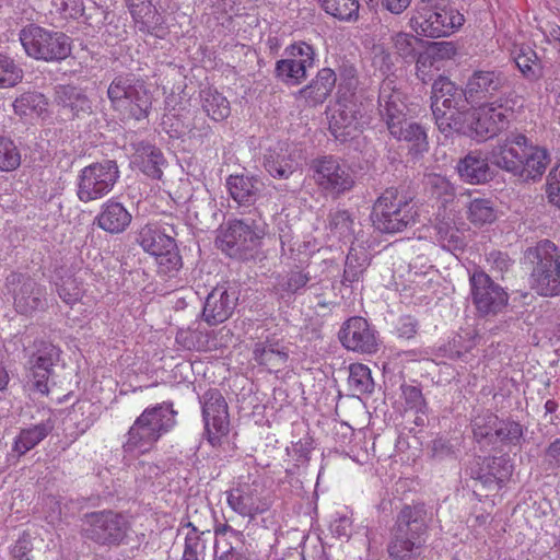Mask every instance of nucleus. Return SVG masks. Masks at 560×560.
I'll use <instances>...</instances> for the list:
<instances>
[{"mask_svg":"<svg viewBox=\"0 0 560 560\" xmlns=\"http://www.w3.org/2000/svg\"><path fill=\"white\" fill-rule=\"evenodd\" d=\"M491 160L498 167L523 180L541 177L550 162L547 151L529 144L522 133L511 135L503 143L494 147Z\"/></svg>","mask_w":560,"mask_h":560,"instance_id":"1","label":"nucleus"},{"mask_svg":"<svg viewBox=\"0 0 560 560\" xmlns=\"http://www.w3.org/2000/svg\"><path fill=\"white\" fill-rule=\"evenodd\" d=\"M444 0H417L410 25L418 35L431 38L447 37L465 22L464 15Z\"/></svg>","mask_w":560,"mask_h":560,"instance_id":"2","label":"nucleus"},{"mask_svg":"<svg viewBox=\"0 0 560 560\" xmlns=\"http://www.w3.org/2000/svg\"><path fill=\"white\" fill-rule=\"evenodd\" d=\"M175 415L172 404L163 402L145 408L128 430L124 450H139L141 453L150 451L175 425Z\"/></svg>","mask_w":560,"mask_h":560,"instance_id":"3","label":"nucleus"},{"mask_svg":"<svg viewBox=\"0 0 560 560\" xmlns=\"http://www.w3.org/2000/svg\"><path fill=\"white\" fill-rule=\"evenodd\" d=\"M412 196L400 187H389L374 203L373 225L382 233H397L415 222Z\"/></svg>","mask_w":560,"mask_h":560,"instance_id":"4","label":"nucleus"},{"mask_svg":"<svg viewBox=\"0 0 560 560\" xmlns=\"http://www.w3.org/2000/svg\"><path fill=\"white\" fill-rule=\"evenodd\" d=\"M345 77L338 86V100L329 118V130L336 139L346 140L359 129L363 117L361 103L355 98L358 80L355 70L350 67L345 70Z\"/></svg>","mask_w":560,"mask_h":560,"instance_id":"5","label":"nucleus"},{"mask_svg":"<svg viewBox=\"0 0 560 560\" xmlns=\"http://www.w3.org/2000/svg\"><path fill=\"white\" fill-rule=\"evenodd\" d=\"M534 265L530 285L539 295L555 296L560 293V250L558 246L544 240L526 252Z\"/></svg>","mask_w":560,"mask_h":560,"instance_id":"6","label":"nucleus"},{"mask_svg":"<svg viewBox=\"0 0 560 560\" xmlns=\"http://www.w3.org/2000/svg\"><path fill=\"white\" fill-rule=\"evenodd\" d=\"M25 52L37 60L60 61L71 54L70 38L61 32H51L38 25H27L20 32Z\"/></svg>","mask_w":560,"mask_h":560,"instance_id":"7","label":"nucleus"},{"mask_svg":"<svg viewBox=\"0 0 560 560\" xmlns=\"http://www.w3.org/2000/svg\"><path fill=\"white\" fill-rule=\"evenodd\" d=\"M129 532V522L119 512L103 510L84 514L82 535L100 546H119Z\"/></svg>","mask_w":560,"mask_h":560,"instance_id":"8","label":"nucleus"},{"mask_svg":"<svg viewBox=\"0 0 560 560\" xmlns=\"http://www.w3.org/2000/svg\"><path fill=\"white\" fill-rule=\"evenodd\" d=\"M118 178L119 170L115 161L93 163L81 171L77 196L83 202L101 199L112 191Z\"/></svg>","mask_w":560,"mask_h":560,"instance_id":"9","label":"nucleus"},{"mask_svg":"<svg viewBox=\"0 0 560 560\" xmlns=\"http://www.w3.org/2000/svg\"><path fill=\"white\" fill-rule=\"evenodd\" d=\"M469 284L471 302L480 315H497L506 307L508 292L483 270H475L469 277Z\"/></svg>","mask_w":560,"mask_h":560,"instance_id":"10","label":"nucleus"},{"mask_svg":"<svg viewBox=\"0 0 560 560\" xmlns=\"http://www.w3.org/2000/svg\"><path fill=\"white\" fill-rule=\"evenodd\" d=\"M311 170L316 185L324 191L339 196L354 185L350 168L334 156H323L312 161Z\"/></svg>","mask_w":560,"mask_h":560,"instance_id":"11","label":"nucleus"},{"mask_svg":"<svg viewBox=\"0 0 560 560\" xmlns=\"http://www.w3.org/2000/svg\"><path fill=\"white\" fill-rule=\"evenodd\" d=\"M314 63V48L304 42H299L285 49V58L277 61L275 72L277 78L285 83L300 84Z\"/></svg>","mask_w":560,"mask_h":560,"instance_id":"12","label":"nucleus"},{"mask_svg":"<svg viewBox=\"0 0 560 560\" xmlns=\"http://www.w3.org/2000/svg\"><path fill=\"white\" fill-rule=\"evenodd\" d=\"M494 103L483 104L469 114L467 135L477 139H489L505 129L509 124L508 112L502 98Z\"/></svg>","mask_w":560,"mask_h":560,"instance_id":"13","label":"nucleus"},{"mask_svg":"<svg viewBox=\"0 0 560 560\" xmlns=\"http://www.w3.org/2000/svg\"><path fill=\"white\" fill-rule=\"evenodd\" d=\"M259 238L260 231L242 220H235L220 230L215 243L229 256L242 257L257 246Z\"/></svg>","mask_w":560,"mask_h":560,"instance_id":"14","label":"nucleus"},{"mask_svg":"<svg viewBox=\"0 0 560 560\" xmlns=\"http://www.w3.org/2000/svg\"><path fill=\"white\" fill-rule=\"evenodd\" d=\"M7 285L13 294V303L19 313L28 315L45 308V288L33 278L12 273L7 278Z\"/></svg>","mask_w":560,"mask_h":560,"instance_id":"15","label":"nucleus"},{"mask_svg":"<svg viewBox=\"0 0 560 560\" xmlns=\"http://www.w3.org/2000/svg\"><path fill=\"white\" fill-rule=\"evenodd\" d=\"M202 416L208 441L215 446L220 443L221 436L229 432L228 404L219 390L211 389L205 393Z\"/></svg>","mask_w":560,"mask_h":560,"instance_id":"16","label":"nucleus"},{"mask_svg":"<svg viewBox=\"0 0 560 560\" xmlns=\"http://www.w3.org/2000/svg\"><path fill=\"white\" fill-rule=\"evenodd\" d=\"M59 359L60 350L51 342L38 341L35 343V351L27 361L30 377L35 390L44 395L48 394V380Z\"/></svg>","mask_w":560,"mask_h":560,"instance_id":"17","label":"nucleus"},{"mask_svg":"<svg viewBox=\"0 0 560 560\" xmlns=\"http://www.w3.org/2000/svg\"><path fill=\"white\" fill-rule=\"evenodd\" d=\"M508 77L499 70H476L469 77L465 92L471 102H482L509 89Z\"/></svg>","mask_w":560,"mask_h":560,"instance_id":"18","label":"nucleus"},{"mask_svg":"<svg viewBox=\"0 0 560 560\" xmlns=\"http://www.w3.org/2000/svg\"><path fill=\"white\" fill-rule=\"evenodd\" d=\"M238 301L237 292L225 285H218L208 294L202 318L209 325L225 322L234 312Z\"/></svg>","mask_w":560,"mask_h":560,"instance_id":"19","label":"nucleus"},{"mask_svg":"<svg viewBox=\"0 0 560 560\" xmlns=\"http://www.w3.org/2000/svg\"><path fill=\"white\" fill-rule=\"evenodd\" d=\"M339 339L348 350L373 353L377 349L375 335L363 317L348 319L339 332Z\"/></svg>","mask_w":560,"mask_h":560,"instance_id":"20","label":"nucleus"},{"mask_svg":"<svg viewBox=\"0 0 560 560\" xmlns=\"http://www.w3.org/2000/svg\"><path fill=\"white\" fill-rule=\"evenodd\" d=\"M431 94L433 115H436L439 109L442 113L443 110L467 107L468 101H470L465 90L457 88L450 79L442 75L433 82Z\"/></svg>","mask_w":560,"mask_h":560,"instance_id":"21","label":"nucleus"},{"mask_svg":"<svg viewBox=\"0 0 560 560\" xmlns=\"http://www.w3.org/2000/svg\"><path fill=\"white\" fill-rule=\"evenodd\" d=\"M427 510L423 504L406 505L397 515L396 525L393 529L398 537H408L412 540H424L423 536L428 529Z\"/></svg>","mask_w":560,"mask_h":560,"instance_id":"22","label":"nucleus"},{"mask_svg":"<svg viewBox=\"0 0 560 560\" xmlns=\"http://www.w3.org/2000/svg\"><path fill=\"white\" fill-rule=\"evenodd\" d=\"M337 77L330 68L320 69L316 77L296 93V100L314 107L323 104L331 94Z\"/></svg>","mask_w":560,"mask_h":560,"instance_id":"23","label":"nucleus"},{"mask_svg":"<svg viewBox=\"0 0 560 560\" xmlns=\"http://www.w3.org/2000/svg\"><path fill=\"white\" fill-rule=\"evenodd\" d=\"M135 93L130 98L118 102L113 109L122 120H142L149 117L153 105V93L144 83L139 89H133Z\"/></svg>","mask_w":560,"mask_h":560,"instance_id":"24","label":"nucleus"},{"mask_svg":"<svg viewBox=\"0 0 560 560\" xmlns=\"http://www.w3.org/2000/svg\"><path fill=\"white\" fill-rule=\"evenodd\" d=\"M228 504L234 512L250 520H254L256 515L269 509L268 502L255 494V490L249 486L238 487L229 491Z\"/></svg>","mask_w":560,"mask_h":560,"instance_id":"25","label":"nucleus"},{"mask_svg":"<svg viewBox=\"0 0 560 560\" xmlns=\"http://www.w3.org/2000/svg\"><path fill=\"white\" fill-rule=\"evenodd\" d=\"M405 109L401 93L394 89L393 81H384L380 88L378 112L388 129L392 122L397 124L405 119Z\"/></svg>","mask_w":560,"mask_h":560,"instance_id":"26","label":"nucleus"},{"mask_svg":"<svg viewBox=\"0 0 560 560\" xmlns=\"http://www.w3.org/2000/svg\"><path fill=\"white\" fill-rule=\"evenodd\" d=\"M131 218L122 203L110 199L101 207L94 222L105 232L119 234L129 226Z\"/></svg>","mask_w":560,"mask_h":560,"instance_id":"27","label":"nucleus"},{"mask_svg":"<svg viewBox=\"0 0 560 560\" xmlns=\"http://www.w3.org/2000/svg\"><path fill=\"white\" fill-rule=\"evenodd\" d=\"M254 360L269 372H279L287 366L289 350L279 341L266 340L254 347Z\"/></svg>","mask_w":560,"mask_h":560,"instance_id":"28","label":"nucleus"},{"mask_svg":"<svg viewBox=\"0 0 560 560\" xmlns=\"http://www.w3.org/2000/svg\"><path fill=\"white\" fill-rule=\"evenodd\" d=\"M457 171L459 176L470 184L486 183L491 177L487 159L478 151L469 152L463 158L458 162Z\"/></svg>","mask_w":560,"mask_h":560,"instance_id":"29","label":"nucleus"},{"mask_svg":"<svg viewBox=\"0 0 560 560\" xmlns=\"http://www.w3.org/2000/svg\"><path fill=\"white\" fill-rule=\"evenodd\" d=\"M56 102L59 106L69 109L73 116H88L92 113V105L83 91L72 85H60L56 90Z\"/></svg>","mask_w":560,"mask_h":560,"instance_id":"30","label":"nucleus"},{"mask_svg":"<svg viewBox=\"0 0 560 560\" xmlns=\"http://www.w3.org/2000/svg\"><path fill=\"white\" fill-rule=\"evenodd\" d=\"M370 266V255L364 247H350L346 257L341 284L351 288L353 283L363 278V273Z\"/></svg>","mask_w":560,"mask_h":560,"instance_id":"31","label":"nucleus"},{"mask_svg":"<svg viewBox=\"0 0 560 560\" xmlns=\"http://www.w3.org/2000/svg\"><path fill=\"white\" fill-rule=\"evenodd\" d=\"M397 140H404L411 144V150L422 153L428 150L427 133L422 126L408 121L406 118L397 124L392 122L388 129Z\"/></svg>","mask_w":560,"mask_h":560,"instance_id":"32","label":"nucleus"},{"mask_svg":"<svg viewBox=\"0 0 560 560\" xmlns=\"http://www.w3.org/2000/svg\"><path fill=\"white\" fill-rule=\"evenodd\" d=\"M440 112L441 109H439L436 115H433V117L442 133L446 137L453 133L467 135L470 114L468 106L464 108L443 110L442 113Z\"/></svg>","mask_w":560,"mask_h":560,"instance_id":"33","label":"nucleus"},{"mask_svg":"<svg viewBox=\"0 0 560 560\" xmlns=\"http://www.w3.org/2000/svg\"><path fill=\"white\" fill-rule=\"evenodd\" d=\"M232 198L240 205L253 203L259 191L261 183L244 175H231L226 182Z\"/></svg>","mask_w":560,"mask_h":560,"instance_id":"34","label":"nucleus"},{"mask_svg":"<svg viewBox=\"0 0 560 560\" xmlns=\"http://www.w3.org/2000/svg\"><path fill=\"white\" fill-rule=\"evenodd\" d=\"M137 242L149 254L156 257L167 248H173L175 240L153 225H144L138 232Z\"/></svg>","mask_w":560,"mask_h":560,"instance_id":"35","label":"nucleus"},{"mask_svg":"<svg viewBox=\"0 0 560 560\" xmlns=\"http://www.w3.org/2000/svg\"><path fill=\"white\" fill-rule=\"evenodd\" d=\"M133 163L148 176L160 179L163 175L162 166L165 163L160 149L145 144L141 145L135 155Z\"/></svg>","mask_w":560,"mask_h":560,"instance_id":"36","label":"nucleus"},{"mask_svg":"<svg viewBox=\"0 0 560 560\" xmlns=\"http://www.w3.org/2000/svg\"><path fill=\"white\" fill-rule=\"evenodd\" d=\"M145 82L132 73L116 75L107 89V96L112 108L118 105V102L130 98L135 93L133 89H139Z\"/></svg>","mask_w":560,"mask_h":560,"instance_id":"37","label":"nucleus"},{"mask_svg":"<svg viewBox=\"0 0 560 560\" xmlns=\"http://www.w3.org/2000/svg\"><path fill=\"white\" fill-rule=\"evenodd\" d=\"M201 107L214 121H222L231 114L229 100L213 89H205L200 92Z\"/></svg>","mask_w":560,"mask_h":560,"instance_id":"38","label":"nucleus"},{"mask_svg":"<svg viewBox=\"0 0 560 560\" xmlns=\"http://www.w3.org/2000/svg\"><path fill=\"white\" fill-rule=\"evenodd\" d=\"M425 540H412L408 537L394 535L387 546L390 560H418Z\"/></svg>","mask_w":560,"mask_h":560,"instance_id":"39","label":"nucleus"},{"mask_svg":"<svg viewBox=\"0 0 560 560\" xmlns=\"http://www.w3.org/2000/svg\"><path fill=\"white\" fill-rule=\"evenodd\" d=\"M348 386L354 396L371 394L374 390L371 370L362 363L351 364L349 366Z\"/></svg>","mask_w":560,"mask_h":560,"instance_id":"40","label":"nucleus"},{"mask_svg":"<svg viewBox=\"0 0 560 560\" xmlns=\"http://www.w3.org/2000/svg\"><path fill=\"white\" fill-rule=\"evenodd\" d=\"M51 429L52 425L49 423H39L22 430L14 442L13 451L16 452L19 456L25 454L44 440Z\"/></svg>","mask_w":560,"mask_h":560,"instance_id":"41","label":"nucleus"},{"mask_svg":"<svg viewBox=\"0 0 560 560\" xmlns=\"http://www.w3.org/2000/svg\"><path fill=\"white\" fill-rule=\"evenodd\" d=\"M436 241L450 252L462 249L465 245L462 232L450 221H440L435 225Z\"/></svg>","mask_w":560,"mask_h":560,"instance_id":"42","label":"nucleus"},{"mask_svg":"<svg viewBox=\"0 0 560 560\" xmlns=\"http://www.w3.org/2000/svg\"><path fill=\"white\" fill-rule=\"evenodd\" d=\"M468 219L475 225L490 224L497 219V211L490 200L474 199L468 207Z\"/></svg>","mask_w":560,"mask_h":560,"instance_id":"43","label":"nucleus"},{"mask_svg":"<svg viewBox=\"0 0 560 560\" xmlns=\"http://www.w3.org/2000/svg\"><path fill=\"white\" fill-rule=\"evenodd\" d=\"M353 220L347 210H336L329 214L330 233L340 241H349L353 234Z\"/></svg>","mask_w":560,"mask_h":560,"instance_id":"44","label":"nucleus"},{"mask_svg":"<svg viewBox=\"0 0 560 560\" xmlns=\"http://www.w3.org/2000/svg\"><path fill=\"white\" fill-rule=\"evenodd\" d=\"M493 434V443L500 442L505 445H520L524 436V430L516 421L500 419V424Z\"/></svg>","mask_w":560,"mask_h":560,"instance_id":"45","label":"nucleus"},{"mask_svg":"<svg viewBox=\"0 0 560 560\" xmlns=\"http://www.w3.org/2000/svg\"><path fill=\"white\" fill-rule=\"evenodd\" d=\"M322 8L339 20H351L358 15V0H318Z\"/></svg>","mask_w":560,"mask_h":560,"instance_id":"46","label":"nucleus"},{"mask_svg":"<svg viewBox=\"0 0 560 560\" xmlns=\"http://www.w3.org/2000/svg\"><path fill=\"white\" fill-rule=\"evenodd\" d=\"M265 168L272 177L287 179L294 172V164L290 156L285 153L266 155Z\"/></svg>","mask_w":560,"mask_h":560,"instance_id":"47","label":"nucleus"},{"mask_svg":"<svg viewBox=\"0 0 560 560\" xmlns=\"http://www.w3.org/2000/svg\"><path fill=\"white\" fill-rule=\"evenodd\" d=\"M499 424L500 419L497 415L490 411L479 415L472 421L474 435L478 441L488 439L489 442L493 443V433H495Z\"/></svg>","mask_w":560,"mask_h":560,"instance_id":"48","label":"nucleus"},{"mask_svg":"<svg viewBox=\"0 0 560 560\" xmlns=\"http://www.w3.org/2000/svg\"><path fill=\"white\" fill-rule=\"evenodd\" d=\"M21 164V154L14 142L0 136V171L11 172Z\"/></svg>","mask_w":560,"mask_h":560,"instance_id":"49","label":"nucleus"},{"mask_svg":"<svg viewBox=\"0 0 560 560\" xmlns=\"http://www.w3.org/2000/svg\"><path fill=\"white\" fill-rule=\"evenodd\" d=\"M23 79V70L14 60L0 54V89L12 88Z\"/></svg>","mask_w":560,"mask_h":560,"instance_id":"50","label":"nucleus"},{"mask_svg":"<svg viewBox=\"0 0 560 560\" xmlns=\"http://www.w3.org/2000/svg\"><path fill=\"white\" fill-rule=\"evenodd\" d=\"M45 105L44 95L37 92H27L18 97L13 103L15 114L26 116L32 112L42 109Z\"/></svg>","mask_w":560,"mask_h":560,"instance_id":"51","label":"nucleus"},{"mask_svg":"<svg viewBox=\"0 0 560 560\" xmlns=\"http://www.w3.org/2000/svg\"><path fill=\"white\" fill-rule=\"evenodd\" d=\"M310 279L311 278L308 273H305L300 270H291L280 279L278 288L280 291L289 295H292L298 293L301 289H303L307 284Z\"/></svg>","mask_w":560,"mask_h":560,"instance_id":"52","label":"nucleus"},{"mask_svg":"<svg viewBox=\"0 0 560 560\" xmlns=\"http://www.w3.org/2000/svg\"><path fill=\"white\" fill-rule=\"evenodd\" d=\"M486 469L489 470L490 475L494 476L497 480L505 482L513 474V464L506 456L491 457L487 459Z\"/></svg>","mask_w":560,"mask_h":560,"instance_id":"53","label":"nucleus"},{"mask_svg":"<svg viewBox=\"0 0 560 560\" xmlns=\"http://www.w3.org/2000/svg\"><path fill=\"white\" fill-rule=\"evenodd\" d=\"M155 260L159 266V271L162 273L177 271L182 267V257L176 244L173 248H167L165 252L158 255Z\"/></svg>","mask_w":560,"mask_h":560,"instance_id":"54","label":"nucleus"},{"mask_svg":"<svg viewBox=\"0 0 560 560\" xmlns=\"http://www.w3.org/2000/svg\"><path fill=\"white\" fill-rule=\"evenodd\" d=\"M427 185L430 187L432 195L444 198L445 201L454 196V187L444 176L430 174L427 176Z\"/></svg>","mask_w":560,"mask_h":560,"instance_id":"55","label":"nucleus"},{"mask_svg":"<svg viewBox=\"0 0 560 560\" xmlns=\"http://www.w3.org/2000/svg\"><path fill=\"white\" fill-rule=\"evenodd\" d=\"M60 299L68 305H73L83 296V289L73 278H68L58 287Z\"/></svg>","mask_w":560,"mask_h":560,"instance_id":"56","label":"nucleus"},{"mask_svg":"<svg viewBox=\"0 0 560 560\" xmlns=\"http://www.w3.org/2000/svg\"><path fill=\"white\" fill-rule=\"evenodd\" d=\"M393 43L396 52L404 59H413L416 57V44L418 43V38L413 35L407 33H397L393 37Z\"/></svg>","mask_w":560,"mask_h":560,"instance_id":"57","label":"nucleus"},{"mask_svg":"<svg viewBox=\"0 0 560 560\" xmlns=\"http://www.w3.org/2000/svg\"><path fill=\"white\" fill-rule=\"evenodd\" d=\"M513 57L516 66L522 71V73L526 77L534 75L532 63L537 59L536 52L529 47H520L515 48L513 51Z\"/></svg>","mask_w":560,"mask_h":560,"instance_id":"58","label":"nucleus"},{"mask_svg":"<svg viewBox=\"0 0 560 560\" xmlns=\"http://www.w3.org/2000/svg\"><path fill=\"white\" fill-rule=\"evenodd\" d=\"M51 3L65 18L79 19L84 13L82 0H52Z\"/></svg>","mask_w":560,"mask_h":560,"instance_id":"59","label":"nucleus"},{"mask_svg":"<svg viewBox=\"0 0 560 560\" xmlns=\"http://www.w3.org/2000/svg\"><path fill=\"white\" fill-rule=\"evenodd\" d=\"M546 194L549 202L560 208V164L548 176Z\"/></svg>","mask_w":560,"mask_h":560,"instance_id":"60","label":"nucleus"},{"mask_svg":"<svg viewBox=\"0 0 560 560\" xmlns=\"http://www.w3.org/2000/svg\"><path fill=\"white\" fill-rule=\"evenodd\" d=\"M402 393L406 399V404L410 409L416 412H424L425 401L422 396V392L415 386H405Z\"/></svg>","mask_w":560,"mask_h":560,"instance_id":"61","label":"nucleus"},{"mask_svg":"<svg viewBox=\"0 0 560 560\" xmlns=\"http://www.w3.org/2000/svg\"><path fill=\"white\" fill-rule=\"evenodd\" d=\"M187 527H191V532L186 535L184 552L201 556L205 550V544L199 537V530L191 523H188Z\"/></svg>","mask_w":560,"mask_h":560,"instance_id":"62","label":"nucleus"},{"mask_svg":"<svg viewBox=\"0 0 560 560\" xmlns=\"http://www.w3.org/2000/svg\"><path fill=\"white\" fill-rule=\"evenodd\" d=\"M418 322L411 316H404L399 319L397 331L400 337L410 339L417 334Z\"/></svg>","mask_w":560,"mask_h":560,"instance_id":"63","label":"nucleus"},{"mask_svg":"<svg viewBox=\"0 0 560 560\" xmlns=\"http://www.w3.org/2000/svg\"><path fill=\"white\" fill-rule=\"evenodd\" d=\"M32 551V542L27 536H22L12 549V556L15 560H30L28 555Z\"/></svg>","mask_w":560,"mask_h":560,"instance_id":"64","label":"nucleus"}]
</instances>
